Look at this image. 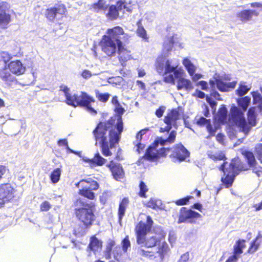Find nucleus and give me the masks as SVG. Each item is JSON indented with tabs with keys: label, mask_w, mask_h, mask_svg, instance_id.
<instances>
[{
	"label": "nucleus",
	"mask_w": 262,
	"mask_h": 262,
	"mask_svg": "<svg viewBox=\"0 0 262 262\" xmlns=\"http://www.w3.org/2000/svg\"><path fill=\"white\" fill-rule=\"evenodd\" d=\"M193 96L199 98L203 99L206 97L207 95L205 94L199 90H196L195 93L193 94Z\"/></svg>",
	"instance_id": "58"
},
{
	"label": "nucleus",
	"mask_w": 262,
	"mask_h": 262,
	"mask_svg": "<svg viewBox=\"0 0 262 262\" xmlns=\"http://www.w3.org/2000/svg\"><path fill=\"white\" fill-rule=\"evenodd\" d=\"M254 153L258 160L262 164V143H258L254 147Z\"/></svg>",
	"instance_id": "47"
},
{
	"label": "nucleus",
	"mask_w": 262,
	"mask_h": 262,
	"mask_svg": "<svg viewBox=\"0 0 262 262\" xmlns=\"http://www.w3.org/2000/svg\"><path fill=\"white\" fill-rule=\"evenodd\" d=\"M126 8L125 2L118 1L116 5H107V11L105 13V16L111 20L117 19L119 16V12Z\"/></svg>",
	"instance_id": "15"
},
{
	"label": "nucleus",
	"mask_w": 262,
	"mask_h": 262,
	"mask_svg": "<svg viewBox=\"0 0 262 262\" xmlns=\"http://www.w3.org/2000/svg\"><path fill=\"white\" fill-rule=\"evenodd\" d=\"M12 56L6 52H2L0 53V62L2 64L6 66L8 64V62L12 59Z\"/></svg>",
	"instance_id": "43"
},
{
	"label": "nucleus",
	"mask_w": 262,
	"mask_h": 262,
	"mask_svg": "<svg viewBox=\"0 0 262 262\" xmlns=\"http://www.w3.org/2000/svg\"><path fill=\"white\" fill-rule=\"evenodd\" d=\"M137 25L138 28L136 31L137 35L143 39L147 40L148 39V37L147 35L146 31L144 27L141 25V22L139 21L137 23Z\"/></svg>",
	"instance_id": "44"
},
{
	"label": "nucleus",
	"mask_w": 262,
	"mask_h": 262,
	"mask_svg": "<svg viewBox=\"0 0 262 262\" xmlns=\"http://www.w3.org/2000/svg\"><path fill=\"white\" fill-rule=\"evenodd\" d=\"M180 113L177 108H173L164 118V122L165 124L176 123L179 119Z\"/></svg>",
	"instance_id": "28"
},
{
	"label": "nucleus",
	"mask_w": 262,
	"mask_h": 262,
	"mask_svg": "<svg viewBox=\"0 0 262 262\" xmlns=\"http://www.w3.org/2000/svg\"><path fill=\"white\" fill-rule=\"evenodd\" d=\"M71 102L70 105L76 107H85L88 106L89 104L95 102V99L91 96H89L86 92H81L80 95L74 94V98Z\"/></svg>",
	"instance_id": "14"
},
{
	"label": "nucleus",
	"mask_w": 262,
	"mask_h": 262,
	"mask_svg": "<svg viewBox=\"0 0 262 262\" xmlns=\"http://www.w3.org/2000/svg\"><path fill=\"white\" fill-rule=\"evenodd\" d=\"M253 103L257 104L259 113L262 114V96L260 94H256L253 96Z\"/></svg>",
	"instance_id": "41"
},
{
	"label": "nucleus",
	"mask_w": 262,
	"mask_h": 262,
	"mask_svg": "<svg viewBox=\"0 0 262 262\" xmlns=\"http://www.w3.org/2000/svg\"><path fill=\"white\" fill-rule=\"evenodd\" d=\"M75 185L77 187L80 188L78 194L90 200L96 199V194L94 191L98 190L100 187L99 183L92 178L82 179Z\"/></svg>",
	"instance_id": "7"
},
{
	"label": "nucleus",
	"mask_w": 262,
	"mask_h": 262,
	"mask_svg": "<svg viewBox=\"0 0 262 262\" xmlns=\"http://www.w3.org/2000/svg\"><path fill=\"white\" fill-rule=\"evenodd\" d=\"M139 191L138 195L143 198H146V193L148 191L149 188L146 184L143 181H140L139 184Z\"/></svg>",
	"instance_id": "38"
},
{
	"label": "nucleus",
	"mask_w": 262,
	"mask_h": 262,
	"mask_svg": "<svg viewBox=\"0 0 262 262\" xmlns=\"http://www.w3.org/2000/svg\"><path fill=\"white\" fill-rule=\"evenodd\" d=\"M7 66L11 73L16 75L23 74L26 71L25 67L19 60L11 61Z\"/></svg>",
	"instance_id": "21"
},
{
	"label": "nucleus",
	"mask_w": 262,
	"mask_h": 262,
	"mask_svg": "<svg viewBox=\"0 0 262 262\" xmlns=\"http://www.w3.org/2000/svg\"><path fill=\"white\" fill-rule=\"evenodd\" d=\"M130 37L120 26L107 29L100 41L102 51L107 56H113L116 53L117 47L128 44Z\"/></svg>",
	"instance_id": "2"
},
{
	"label": "nucleus",
	"mask_w": 262,
	"mask_h": 262,
	"mask_svg": "<svg viewBox=\"0 0 262 262\" xmlns=\"http://www.w3.org/2000/svg\"><path fill=\"white\" fill-rule=\"evenodd\" d=\"M109 192L108 191H104L99 196V200L101 204H105L109 198Z\"/></svg>",
	"instance_id": "56"
},
{
	"label": "nucleus",
	"mask_w": 262,
	"mask_h": 262,
	"mask_svg": "<svg viewBox=\"0 0 262 262\" xmlns=\"http://www.w3.org/2000/svg\"><path fill=\"white\" fill-rule=\"evenodd\" d=\"M11 20V16L9 13H0V24L7 25Z\"/></svg>",
	"instance_id": "50"
},
{
	"label": "nucleus",
	"mask_w": 262,
	"mask_h": 262,
	"mask_svg": "<svg viewBox=\"0 0 262 262\" xmlns=\"http://www.w3.org/2000/svg\"><path fill=\"white\" fill-rule=\"evenodd\" d=\"M201 217L202 215L199 212L187 207H183L180 210L178 223L179 224L183 223L194 224L198 219Z\"/></svg>",
	"instance_id": "10"
},
{
	"label": "nucleus",
	"mask_w": 262,
	"mask_h": 262,
	"mask_svg": "<svg viewBox=\"0 0 262 262\" xmlns=\"http://www.w3.org/2000/svg\"><path fill=\"white\" fill-rule=\"evenodd\" d=\"M114 112L116 113L117 121L115 125V128L117 130H119L118 134H121L123 130V123L122 120V116L125 112V109L121 105L115 106Z\"/></svg>",
	"instance_id": "23"
},
{
	"label": "nucleus",
	"mask_w": 262,
	"mask_h": 262,
	"mask_svg": "<svg viewBox=\"0 0 262 262\" xmlns=\"http://www.w3.org/2000/svg\"><path fill=\"white\" fill-rule=\"evenodd\" d=\"M51 205L48 201H45L40 205V211H48L51 208Z\"/></svg>",
	"instance_id": "55"
},
{
	"label": "nucleus",
	"mask_w": 262,
	"mask_h": 262,
	"mask_svg": "<svg viewBox=\"0 0 262 262\" xmlns=\"http://www.w3.org/2000/svg\"><path fill=\"white\" fill-rule=\"evenodd\" d=\"M67 8L63 4H57L54 7L46 10L45 16L50 21L53 22L57 19L58 16L62 18L66 15Z\"/></svg>",
	"instance_id": "12"
},
{
	"label": "nucleus",
	"mask_w": 262,
	"mask_h": 262,
	"mask_svg": "<svg viewBox=\"0 0 262 262\" xmlns=\"http://www.w3.org/2000/svg\"><path fill=\"white\" fill-rule=\"evenodd\" d=\"M239 257L235 255L229 256L225 262H236Z\"/></svg>",
	"instance_id": "64"
},
{
	"label": "nucleus",
	"mask_w": 262,
	"mask_h": 262,
	"mask_svg": "<svg viewBox=\"0 0 262 262\" xmlns=\"http://www.w3.org/2000/svg\"><path fill=\"white\" fill-rule=\"evenodd\" d=\"M102 247V242L99 241L95 235H93L90 237V243L88 245V248L94 252L101 249Z\"/></svg>",
	"instance_id": "31"
},
{
	"label": "nucleus",
	"mask_w": 262,
	"mask_h": 262,
	"mask_svg": "<svg viewBox=\"0 0 262 262\" xmlns=\"http://www.w3.org/2000/svg\"><path fill=\"white\" fill-rule=\"evenodd\" d=\"M261 237V236L258 235L250 243L249 247L247 251V253L253 254L258 250L260 246V243L258 242V239Z\"/></svg>",
	"instance_id": "34"
},
{
	"label": "nucleus",
	"mask_w": 262,
	"mask_h": 262,
	"mask_svg": "<svg viewBox=\"0 0 262 262\" xmlns=\"http://www.w3.org/2000/svg\"><path fill=\"white\" fill-rule=\"evenodd\" d=\"M245 243L246 240L244 239L236 241L233 246V255L239 257V255L243 252V249L246 247Z\"/></svg>",
	"instance_id": "32"
},
{
	"label": "nucleus",
	"mask_w": 262,
	"mask_h": 262,
	"mask_svg": "<svg viewBox=\"0 0 262 262\" xmlns=\"http://www.w3.org/2000/svg\"><path fill=\"white\" fill-rule=\"evenodd\" d=\"M259 13L255 10L245 9L236 13L237 18L242 22L246 23L252 19L253 16H258Z\"/></svg>",
	"instance_id": "20"
},
{
	"label": "nucleus",
	"mask_w": 262,
	"mask_h": 262,
	"mask_svg": "<svg viewBox=\"0 0 262 262\" xmlns=\"http://www.w3.org/2000/svg\"><path fill=\"white\" fill-rule=\"evenodd\" d=\"M107 8V5L105 2L103 0H98L97 2L91 4L89 7V9L96 12H99L100 11H105Z\"/></svg>",
	"instance_id": "33"
},
{
	"label": "nucleus",
	"mask_w": 262,
	"mask_h": 262,
	"mask_svg": "<svg viewBox=\"0 0 262 262\" xmlns=\"http://www.w3.org/2000/svg\"><path fill=\"white\" fill-rule=\"evenodd\" d=\"M228 111L226 106L222 105L219 108L215 118L217 122L220 124H224L226 123L227 119Z\"/></svg>",
	"instance_id": "30"
},
{
	"label": "nucleus",
	"mask_w": 262,
	"mask_h": 262,
	"mask_svg": "<svg viewBox=\"0 0 262 262\" xmlns=\"http://www.w3.org/2000/svg\"><path fill=\"white\" fill-rule=\"evenodd\" d=\"M166 126L165 127H161L160 128V133L167 132L168 133L170 129L172 128V124H166Z\"/></svg>",
	"instance_id": "61"
},
{
	"label": "nucleus",
	"mask_w": 262,
	"mask_h": 262,
	"mask_svg": "<svg viewBox=\"0 0 262 262\" xmlns=\"http://www.w3.org/2000/svg\"><path fill=\"white\" fill-rule=\"evenodd\" d=\"M197 85L201 86V88L203 90H207L208 89L207 82L204 80L200 81Z\"/></svg>",
	"instance_id": "62"
},
{
	"label": "nucleus",
	"mask_w": 262,
	"mask_h": 262,
	"mask_svg": "<svg viewBox=\"0 0 262 262\" xmlns=\"http://www.w3.org/2000/svg\"><path fill=\"white\" fill-rule=\"evenodd\" d=\"M250 100L251 98L249 97L245 96L238 100V105L244 111H245L247 110L250 104Z\"/></svg>",
	"instance_id": "40"
},
{
	"label": "nucleus",
	"mask_w": 262,
	"mask_h": 262,
	"mask_svg": "<svg viewBox=\"0 0 262 262\" xmlns=\"http://www.w3.org/2000/svg\"><path fill=\"white\" fill-rule=\"evenodd\" d=\"M207 155L208 157L214 162L223 161V162H226L227 160L225 152L222 150H209L207 151Z\"/></svg>",
	"instance_id": "27"
},
{
	"label": "nucleus",
	"mask_w": 262,
	"mask_h": 262,
	"mask_svg": "<svg viewBox=\"0 0 262 262\" xmlns=\"http://www.w3.org/2000/svg\"><path fill=\"white\" fill-rule=\"evenodd\" d=\"M73 205L75 207L74 214L77 220L84 228L89 229L96 219L95 203H87L83 199L79 198L74 201Z\"/></svg>",
	"instance_id": "4"
},
{
	"label": "nucleus",
	"mask_w": 262,
	"mask_h": 262,
	"mask_svg": "<svg viewBox=\"0 0 262 262\" xmlns=\"http://www.w3.org/2000/svg\"><path fill=\"white\" fill-rule=\"evenodd\" d=\"M154 222L149 215L146 216V221H140L136 225L135 232L136 236L137 243L138 245H143L146 248H152L161 243L162 238H164L165 235L161 237L152 236L148 238L146 236L152 228Z\"/></svg>",
	"instance_id": "3"
},
{
	"label": "nucleus",
	"mask_w": 262,
	"mask_h": 262,
	"mask_svg": "<svg viewBox=\"0 0 262 262\" xmlns=\"http://www.w3.org/2000/svg\"><path fill=\"white\" fill-rule=\"evenodd\" d=\"M237 84L236 81L228 83L224 82L221 79H215V84L217 89L222 92H228L235 88Z\"/></svg>",
	"instance_id": "25"
},
{
	"label": "nucleus",
	"mask_w": 262,
	"mask_h": 262,
	"mask_svg": "<svg viewBox=\"0 0 262 262\" xmlns=\"http://www.w3.org/2000/svg\"><path fill=\"white\" fill-rule=\"evenodd\" d=\"M81 76L84 79H88L90 78L92 74L91 72L88 70H84L81 73Z\"/></svg>",
	"instance_id": "60"
},
{
	"label": "nucleus",
	"mask_w": 262,
	"mask_h": 262,
	"mask_svg": "<svg viewBox=\"0 0 262 262\" xmlns=\"http://www.w3.org/2000/svg\"><path fill=\"white\" fill-rule=\"evenodd\" d=\"M134 144L135 146L137 147L136 151L138 152V154H140L143 151L145 148V145L141 142H134Z\"/></svg>",
	"instance_id": "57"
},
{
	"label": "nucleus",
	"mask_w": 262,
	"mask_h": 262,
	"mask_svg": "<svg viewBox=\"0 0 262 262\" xmlns=\"http://www.w3.org/2000/svg\"><path fill=\"white\" fill-rule=\"evenodd\" d=\"M183 72L181 71L174 72V77L172 74H168L163 77V81L167 83L175 84L174 77L178 79L177 88L178 90H185L190 91L193 88V85L191 81L182 77Z\"/></svg>",
	"instance_id": "8"
},
{
	"label": "nucleus",
	"mask_w": 262,
	"mask_h": 262,
	"mask_svg": "<svg viewBox=\"0 0 262 262\" xmlns=\"http://www.w3.org/2000/svg\"><path fill=\"white\" fill-rule=\"evenodd\" d=\"M164 112V108L163 107L161 106V107H159L156 111L155 114L158 118H160L163 116Z\"/></svg>",
	"instance_id": "63"
},
{
	"label": "nucleus",
	"mask_w": 262,
	"mask_h": 262,
	"mask_svg": "<svg viewBox=\"0 0 262 262\" xmlns=\"http://www.w3.org/2000/svg\"><path fill=\"white\" fill-rule=\"evenodd\" d=\"M177 67H173L171 66V62L169 60H167L165 62V71L164 72V74H166L167 73H170L171 72H173L174 74V72L176 71H179L177 70Z\"/></svg>",
	"instance_id": "49"
},
{
	"label": "nucleus",
	"mask_w": 262,
	"mask_h": 262,
	"mask_svg": "<svg viewBox=\"0 0 262 262\" xmlns=\"http://www.w3.org/2000/svg\"><path fill=\"white\" fill-rule=\"evenodd\" d=\"M197 125L202 126H206V129L211 136H214L216 132L217 128L213 127L211 120L209 119H206L203 117H201L196 122Z\"/></svg>",
	"instance_id": "26"
},
{
	"label": "nucleus",
	"mask_w": 262,
	"mask_h": 262,
	"mask_svg": "<svg viewBox=\"0 0 262 262\" xmlns=\"http://www.w3.org/2000/svg\"><path fill=\"white\" fill-rule=\"evenodd\" d=\"M10 6L8 3L2 2L0 3V13H9Z\"/></svg>",
	"instance_id": "53"
},
{
	"label": "nucleus",
	"mask_w": 262,
	"mask_h": 262,
	"mask_svg": "<svg viewBox=\"0 0 262 262\" xmlns=\"http://www.w3.org/2000/svg\"><path fill=\"white\" fill-rule=\"evenodd\" d=\"M138 252L141 256L143 257L150 259L155 258V252L152 251L145 250L142 248H139Z\"/></svg>",
	"instance_id": "46"
},
{
	"label": "nucleus",
	"mask_w": 262,
	"mask_h": 262,
	"mask_svg": "<svg viewBox=\"0 0 262 262\" xmlns=\"http://www.w3.org/2000/svg\"><path fill=\"white\" fill-rule=\"evenodd\" d=\"M227 162H223L219 167V170L224 173L221 181L225 187L228 188L232 186L236 176L242 171L249 169L247 164L238 157L232 158L227 167H226Z\"/></svg>",
	"instance_id": "5"
},
{
	"label": "nucleus",
	"mask_w": 262,
	"mask_h": 262,
	"mask_svg": "<svg viewBox=\"0 0 262 262\" xmlns=\"http://www.w3.org/2000/svg\"><path fill=\"white\" fill-rule=\"evenodd\" d=\"M125 45L123 44L117 47L118 53V58L121 64L124 67L127 61L132 59L131 52L125 47Z\"/></svg>",
	"instance_id": "18"
},
{
	"label": "nucleus",
	"mask_w": 262,
	"mask_h": 262,
	"mask_svg": "<svg viewBox=\"0 0 262 262\" xmlns=\"http://www.w3.org/2000/svg\"><path fill=\"white\" fill-rule=\"evenodd\" d=\"M2 62H0V78L6 83L10 84L11 82L16 81V78L12 74L8 66H4L2 64Z\"/></svg>",
	"instance_id": "19"
},
{
	"label": "nucleus",
	"mask_w": 262,
	"mask_h": 262,
	"mask_svg": "<svg viewBox=\"0 0 262 262\" xmlns=\"http://www.w3.org/2000/svg\"><path fill=\"white\" fill-rule=\"evenodd\" d=\"M249 89L247 85L241 83L236 90V93L238 96H243L249 91Z\"/></svg>",
	"instance_id": "48"
},
{
	"label": "nucleus",
	"mask_w": 262,
	"mask_h": 262,
	"mask_svg": "<svg viewBox=\"0 0 262 262\" xmlns=\"http://www.w3.org/2000/svg\"><path fill=\"white\" fill-rule=\"evenodd\" d=\"M129 199L127 197L123 198L119 202L118 209V220L119 223L122 222L125 215L126 208L129 204Z\"/></svg>",
	"instance_id": "29"
},
{
	"label": "nucleus",
	"mask_w": 262,
	"mask_h": 262,
	"mask_svg": "<svg viewBox=\"0 0 262 262\" xmlns=\"http://www.w3.org/2000/svg\"><path fill=\"white\" fill-rule=\"evenodd\" d=\"M193 198V197L192 195H187L184 198L175 200L173 202L177 206L186 205L189 204L190 200Z\"/></svg>",
	"instance_id": "45"
},
{
	"label": "nucleus",
	"mask_w": 262,
	"mask_h": 262,
	"mask_svg": "<svg viewBox=\"0 0 262 262\" xmlns=\"http://www.w3.org/2000/svg\"><path fill=\"white\" fill-rule=\"evenodd\" d=\"M115 121L114 117H111L106 121L99 122L92 133L95 145L99 144L101 153L105 157L113 155L110 149L115 147L120 139L121 134H118L119 130L111 129L108 133L109 141L107 140V132L114 125Z\"/></svg>",
	"instance_id": "1"
},
{
	"label": "nucleus",
	"mask_w": 262,
	"mask_h": 262,
	"mask_svg": "<svg viewBox=\"0 0 262 262\" xmlns=\"http://www.w3.org/2000/svg\"><path fill=\"white\" fill-rule=\"evenodd\" d=\"M106 167L109 168L115 180L118 181L124 177V172L121 164L116 163L111 160L106 165Z\"/></svg>",
	"instance_id": "17"
},
{
	"label": "nucleus",
	"mask_w": 262,
	"mask_h": 262,
	"mask_svg": "<svg viewBox=\"0 0 262 262\" xmlns=\"http://www.w3.org/2000/svg\"><path fill=\"white\" fill-rule=\"evenodd\" d=\"M63 92L64 93L65 97H66V102L68 105H70L71 102L72 101V99L74 98V95H71L69 93V89L67 86H64L63 89L62 90Z\"/></svg>",
	"instance_id": "52"
},
{
	"label": "nucleus",
	"mask_w": 262,
	"mask_h": 262,
	"mask_svg": "<svg viewBox=\"0 0 262 262\" xmlns=\"http://www.w3.org/2000/svg\"><path fill=\"white\" fill-rule=\"evenodd\" d=\"M256 107L249 108L247 113V120H246L244 113L236 106H232L230 110V118L235 125L242 132L247 135L252 128L256 125Z\"/></svg>",
	"instance_id": "6"
},
{
	"label": "nucleus",
	"mask_w": 262,
	"mask_h": 262,
	"mask_svg": "<svg viewBox=\"0 0 262 262\" xmlns=\"http://www.w3.org/2000/svg\"><path fill=\"white\" fill-rule=\"evenodd\" d=\"M158 246L157 253L159 254L161 259H163L168 251V246L165 242H161V243Z\"/></svg>",
	"instance_id": "36"
},
{
	"label": "nucleus",
	"mask_w": 262,
	"mask_h": 262,
	"mask_svg": "<svg viewBox=\"0 0 262 262\" xmlns=\"http://www.w3.org/2000/svg\"><path fill=\"white\" fill-rule=\"evenodd\" d=\"M241 154L244 157L247 161V165L250 168H255L258 164L254 155L252 151L246 150L244 148H241L239 149Z\"/></svg>",
	"instance_id": "22"
},
{
	"label": "nucleus",
	"mask_w": 262,
	"mask_h": 262,
	"mask_svg": "<svg viewBox=\"0 0 262 262\" xmlns=\"http://www.w3.org/2000/svg\"><path fill=\"white\" fill-rule=\"evenodd\" d=\"M93 166H101L106 162V160L102 157L99 152L95 154L93 158Z\"/></svg>",
	"instance_id": "37"
},
{
	"label": "nucleus",
	"mask_w": 262,
	"mask_h": 262,
	"mask_svg": "<svg viewBox=\"0 0 262 262\" xmlns=\"http://www.w3.org/2000/svg\"><path fill=\"white\" fill-rule=\"evenodd\" d=\"M171 150L170 148L162 147L158 150V159L161 157H166L167 153Z\"/></svg>",
	"instance_id": "54"
},
{
	"label": "nucleus",
	"mask_w": 262,
	"mask_h": 262,
	"mask_svg": "<svg viewBox=\"0 0 262 262\" xmlns=\"http://www.w3.org/2000/svg\"><path fill=\"white\" fill-rule=\"evenodd\" d=\"M176 135L177 132L175 130H172L170 132L166 139H164L162 137L157 138L153 142L155 145L154 146H157L158 147L159 144L163 146L167 144H172L175 142Z\"/></svg>",
	"instance_id": "24"
},
{
	"label": "nucleus",
	"mask_w": 262,
	"mask_h": 262,
	"mask_svg": "<svg viewBox=\"0 0 262 262\" xmlns=\"http://www.w3.org/2000/svg\"><path fill=\"white\" fill-rule=\"evenodd\" d=\"M154 145L152 143L148 147L144 155L137 161L138 165L143 164L144 160L154 161L158 159L157 146Z\"/></svg>",
	"instance_id": "16"
},
{
	"label": "nucleus",
	"mask_w": 262,
	"mask_h": 262,
	"mask_svg": "<svg viewBox=\"0 0 262 262\" xmlns=\"http://www.w3.org/2000/svg\"><path fill=\"white\" fill-rule=\"evenodd\" d=\"M116 245L114 240H110L106 245L104 252V256L106 259H110L113 254L114 258L117 261H120L123 259V252L121 247L119 245L115 247Z\"/></svg>",
	"instance_id": "11"
},
{
	"label": "nucleus",
	"mask_w": 262,
	"mask_h": 262,
	"mask_svg": "<svg viewBox=\"0 0 262 262\" xmlns=\"http://www.w3.org/2000/svg\"><path fill=\"white\" fill-rule=\"evenodd\" d=\"M16 190L9 183L0 184V208L6 203L11 202L15 197Z\"/></svg>",
	"instance_id": "9"
},
{
	"label": "nucleus",
	"mask_w": 262,
	"mask_h": 262,
	"mask_svg": "<svg viewBox=\"0 0 262 262\" xmlns=\"http://www.w3.org/2000/svg\"><path fill=\"white\" fill-rule=\"evenodd\" d=\"M95 93L97 99L103 103L106 102L110 97V94L108 93H101L98 90H95Z\"/></svg>",
	"instance_id": "42"
},
{
	"label": "nucleus",
	"mask_w": 262,
	"mask_h": 262,
	"mask_svg": "<svg viewBox=\"0 0 262 262\" xmlns=\"http://www.w3.org/2000/svg\"><path fill=\"white\" fill-rule=\"evenodd\" d=\"M121 246L123 252L126 253L128 248L130 247V243L128 235L126 236L122 241Z\"/></svg>",
	"instance_id": "51"
},
{
	"label": "nucleus",
	"mask_w": 262,
	"mask_h": 262,
	"mask_svg": "<svg viewBox=\"0 0 262 262\" xmlns=\"http://www.w3.org/2000/svg\"><path fill=\"white\" fill-rule=\"evenodd\" d=\"M182 63L185 67L189 75L191 76H193L196 68L194 64L188 58H184L182 61Z\"/></svg>",
	"instance_id": "35"
},
{
	"label": "nucleus",
	"mask_w": 262,
	"mask_h": 262,
	"mask_svg": "<svg viewBox=\"0 0 262 262\" xmlns=\"http://www.w3.org/2000/svg\"><path fill=\"white\" fill-rule=\"evenodd\" d=\"M190 156L189 151L182 143L174 145L169 157L174 162H182Z\"/></svg>",
	"instance_id": "13"
},
{
	"label": "nucleus",
	"mask_w": 262,
	"mask_h": 262,
	"mask_svg": "<svg viewBox=\"0 0 262 262\" xmlns=\"http://www.w3.org/2000/svg\"><path fill=\"white\" fill-rule=\"evenodd\" d=\"M189 259V254L188 252H186L181 255L178 262H188Z\"/></svg>",
	"instance_id": "59"
},
{
	"label": "nucleus",
	"mask_w": 262,
	"mask_h": 262,
	"mask_svg": "<svg viewBox=\"0 0 262 262\" xmlns=\"http://www.w3.org/2000/svg\"><path fill=\"white\" fill-rule=\"evenodd\" d=\"M61 174V168H57L54 169L50 174V180L53 183H57L60 178Z\"/></svg>",
	"instance_id": "39"
}]
</instances>
